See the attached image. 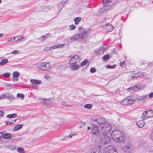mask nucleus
Masks as SVG:
<instances>
[{
	"mask_svg": "<svg viewBox=\"0 0 153 153\" xmlns=\"http://www.w3.org/2000/svg\"><path fill=\"white\" fill-rule=\"evenodd\" d=\"M17 150L19 153H25L24 149L22 147H18Z\"/></svg>",
	"mask_w": 153,
	"mask_h": 153,
	"instance_id": "33",
	"label": "nucleus"
},
{
	"mask_svg": "<svg viewBox=\"0 0 153 153\" xmlns=\"http://www.w3.org/2000/svg\"><path fill=\"white\" fill-rule=\"evenodd\" d=\"M150 152L151 153H153V147L150 150Z\"/></svg>",
	"mask_w": 153,
	"mask_h": 153,
	"instance_id": "60",
	"label": "nucleus"
},
{
	"mask_svg": "<svg viewBox=\"0 0 153 153\" xmlns=\"http://www.w3.org/2000/svg\"><path fill=\"white\" fill-rule=\"evenodd\" d=\"M4 111L2 110L0 111V116L1 117H2L4 114Z\"/></svg>",
	"mask_w": 153,
	"mask_h": 153,
	"instance_id": "53",
	"label": "nucleus"
},
{
	"mask_svg": "<svg viewBox=\"0 0 153 153\" xmlns=\"http://www.w3.org/2000/svg\"><path fill=\"white\" fill-rule=\"evenodd\" d=\"M11 134L6 133L3 134L2 137L4 139H10L11 138Z\"/></svg>",
	"mask_w": 153,
	"mask_h": 153,
	"instance_id": "22",
	"label": "nucleus"
},
{
	"mask_svg": "<svg viewBox=\"0 0 153 153\" xmlns=\"http://www.w3.org/2000/svg\"><path fill=\"white\" fill-rule=\"evenodd\" d=\"M96 69L94 67H92L91 68L90 71L91 73H94L96 71Z\"/></svg>",
	"mask_w": 153,
	"mask_h": 153,
	"instance_id": "43",
	"label": "nucleus"
},
{
	"mask_svg": "<svg viewBox=\"0 0 153 153\" xmlns=\"http://www.w3.org/2000/svg\"><path fill=\"white\" fill-rule=\"evenodd\" d=\"M16 120V119H15L14 120V122H9V121H7L6 122L5 124L6 125L11 124L13 123L14 122H15Z\"/></svg>",
	"mask_w": 153,
	"mask_h": 153,
	"instance_id": "44",
	"label": "nucleus"
},
{
	"mask_svg": "<svg viewBox=\"0 0 153 153\" xmlns=\"http://www.w3.org/2000/svg\"><path fill=\"white\" fill-rule=\"evenodd\" d=\"M10 74L9 73H6L3 74V76L4 77H8L10 76Z\"/></svg>",
	"mask_w": 153,
	"mask_h": 153,
	"instance_id": "41",
	"label": "nucleus"
},
{
	"mask_svg": "<svg viewBox=\"0 0 153 153\" xmlns=\"http://www.w3.org/2000/svg\"><path fill=\"white\" fill-rule=\"evenodd\" d=\"M19 51L17 50H15L13 51L11 53L15 54L18 53Z\"/></svg>",
	"mask_w": 153,
	"mask_h": 153,
	"instance_id": "48",
	"label": "nucleus"
},
{
	"mask_svg": "<svg viewBox=\"0 0 153 153\" xmlns=\"http://www.w3.org/2000/svg\"><path fill=\"white\" fill-rule=\"evenodd\" d=\"M145 123L143 120L138 121L137 122V126L140 128H142L145 125Z\"/></svg>",
	"mask_w": 153,
	"mask_h": 153,
	"instance_id": "23",
	"label": "nucleus"
},
{
	"mask_svg": "<svg viewBox=\"0 0 153 153\" xmlns=\"http://www.w3.org/2000/svg\"><path fill=\"white\" fill-rule=\"evenodd\" d=\"M143 76V72L139 71L136 74H135V75H134L131 76V78L134 79H137L139 78H141Z\"/></svg>",
	"mask_w": 153,
	"mask_h": 153,
	"instance_id": "13",
	"label": "nucleus"
},
{
	"mask_svg": "<svg viewBox=\"0 0 153 153\" xmlns=\"http://www.w3.org/2000/svg\"><path fill=\"white\" fill-rule=\"evenodd\" d=\"M140 88L138 86V85H135L132 87L128 88V91L131 93H134L138 90Z\"/></svg>",
	"mask_w": 153,
	"mask_h": 153,
	"instance_id": "12",
	"label": "nucleus"
},
{
	"mask_svg": "<svg viewBox=\"0 0 153 153\" xmlns=\"http://www.w3.org/2000/svg\"><path fill=\"white\" fill-rule=\"evenodd\" d=\"M112 128L111 125L108 124L105 126L101 127L100 131L103 133L102 134L109 133L110 132Z\"/></svg>",
	"mask_w": 153,
	"mask_h": 153,
	"instance_id": "7",
	"label": "nucleus"
},
{
	"mask_svg": "<svg viewBox=\"0 0 153 153\" xmlns=\"http://www.w3.org/2000/svg\"><path fill=\"white\" fill-rule=\"evenodd\" d=\"M24 38V37H22L21 36H15V41L16 43H19L22 42Z\"/></svg>",
	"mask_w": 153,
	"mask_h": 153,
	"instance_id": "19",
	"label": "nucleus"
},
{
	"mask_svg": "<svg viewBox=\"0 0 153 153\" xmlns=\"http://www.w3.org/2000/svg\"><path fill=\"white\" fill-rule=\"evenodd\" d=\"M91 153H102L100 146H96L93 148Z\"/></svg>",
	"mask_w": 153,
	"mask_h": 153,
	"instance_id": "15",
	"label": "nucleus"
},
{
	"mask_svg": "<svg viewBox=\"0 0 153 153\" xmlns=\"http://www.w3.org/2000/svg\"><path fill=\"white\" fill-rule=\"evenodd\" d=\"M149 137L150 139L153 140V132H152L150 135Z\"/></svg>",
	"mask_w": 153,
	"mask_h": 153,
	"instance_id": "50",
	"label": "nucleus"
},
{
	"mask_svg": "<svg viewBox=\"0 0 153 153\" xmlns=\"http://www.w3.org/2000/svg\"><path fill=\"white\" fill-rule=\"evenodd\" d=\"M5 87L8 89H10L14 87L13 85L9 84H6L5 85Z\"/></svg>",
	"mask_w": 153,
	"mask_h": 153,
	"instance_id": "32",
	"label": "nucleus"
},
{
	"mask_svg": "<svg viewBox=\"0 0 153 153\" xmlns=\"http://www.w3.org/2000/svg\"><path fill=\"white\" fill-rule=\"evenodd\" d=\"M76 27L73 25H70L69 27V29L70 30H73Z\"/></svg>",
	"mask_w": 153,
	"mask_h": 153,
	"instance_id": "45",
	"label": "nucleus"
},
{
	"mask_svg": "<svg viewBox=\"0 0 153 153\" xmlns=\"http://www.w3.org/2000/svg\"><path fill=\"white\" fill-rule=\"evenodd\" d=\"M126 62L125 61L123 62H121L120 63V65L122 67L125 68L126 67V65L125 64Z\"/></svg>",
	"mask_w": 153,
	"mask_h": 153,
	"instance_id": "42",
	"label": "nucleus"
},
{
	"mask_svg": "<svg viewBox=\"0 0 153 153\" xmlns=\"http://www.w3.org/2000/svg\"><path fill=\"white\" fill-rule=\"evenodd\" d=\"M112 52L113 53H116V49H114L112 50Z\"/></svg>",
	"mask_w": 153,
	"mask_h": 153,
	"instance_id": "59",
	"label": "nucleus"
},
{
	"mask_svg": "<svg viewBox=\"0 0 153 153\" xmlns=\"http://www.w3.org/2000/svg\"><path fill=\"white\" fill-rule=\"evenodd\" d=\"M105 28L106 31L108 32H111L114 29L113 26L107 23L106 25V26L105 27Z\"/></svg>",
	"mask_w": 153,
	"mask_h": 153,
	"instance_id": "17",
	"label": "nucleus"
},
{
	"mask_svg": "<svg viewBox=\"0 0 153 153\" xmlns=\"http://www.w3.org/2000/svg\"><path fill=\"white\" fill-rule=\"evenodd\" d=\"M35 65L37 68L44 71H47L51 67V65L48 62L37 63Z\"/></svg>",
	"mask_w": 153,
	"mask_h": 153,
	"instance_id": "4",
	"label": "nucleus"
},
{
	"mask_svg": "<svg viewBox=\"0 0 153 153\" xmlns=\"http://www.w3.org/2000/svg\"><path fill=\"white\" fill-rule=\"evenodd\" d=\"M80 61L79 57L77 55H76L72 57L71 59L69 62V63H79Z\"/></svg>",
	"mask_w": 153,
	"mask_h": 153,
	"instance_id": "11",
	"label": "nucleus"
},
{
	"mask_svg": "<svg viewBox=\"0 0 153 153\" xmlns=\"http://www.w3.org/2000/svg\"><path fill=\"white\" fill-rule=\"evenodd\" d=\"M13 76L14 77H18L19 75V73L18 71H15L13 74Z\"/></svg>",
	"mask_w": 153,
	"mask_h": 153,
	"instance_id": "35",
	"label": "nucleus"
},
{
	"mask_svg": "<svg viewBox=\"0 0 153 153\" xmlns=\"http://www.w3.org/2000/svg\"><path fill=\"white\" fill-rule=\"evenodd\" d=\"M42 100L45 102V103L46 104H47L48 102V100L45 98L42 99Z\"/></svg>",
	"mask_w": 153,
	"mask_h": 153,
	"instance_id": "47",
	"label": "nucleus"
},
{
	"mask_svg": "<svg viewBox=\"0 0 153 153\" xmlns=\"http://www.w3.org/2000/svg\"><path fill=\"white\" fill-rule=\"evenodd\" d=\"M14 41H15V37L11 38L10 40L7 41V43L9 44V42H11L12 43L11 44H14Z\"/></svg>",
	"mask_w": 153,
	"mask_h": 153,
	"instance_id": "39",
	"label": "nucleus"
},
{
	"mask_svg": "<svg viewBox=\"0 0 153 153\" xmlns=\"http://www.w3.org/2000/svg\"><path fill=\"white\" fill-rule=\"evenodd\" d=\"M105 153H118L115 148L113 146H108L104 150Z\"/></svg>",
	"mask_w": 153,
	"mask_h": 153,
	"instance_id": "8",
	"label": "nucleus"
},
{
	"mask_svg": "<svg viewBox=\"0 0 153 153\" xmlns=\"http://www.w3.org/2000/svg\"><path fill=\"white\" fill-rule=\"evenodd\" d=\"M3 34L2 33H0V38L2 37L3 36Z\"/></svg>",
	"mask_w": 153,
	"mask_h": 153,
	"instance_id": "63",
	"label": "nucleus"
},
{
	"mask_svg": "<svg viewBox=\"0 0 153 153\" xmlns=\"http://www.w3.org/2000/svg\"><path fill=\"white\" fill-rule=\"evenodd\" d=\"M148 97L147 95H144L141 96L139 98H138V100L139 101H141L145 99H146Z\"/></svg>",
	"mask_w": 153,
	"mask_h": 153,
	"instance_id": "29",
	"label": "nucleus"
},
{
	"mask_svg": "<svg viewBox=\"0 0 153 153\" xmlns=\"http://www.w3.org/2000/svg\"><path fill=\"white\" fill-rule=\"evenodd\" d=\"M4 98V94H2L0 96V100L2 98Z\"/></svg>",
	"mask_w": 153,
	"mask_h": 153,
	"instance_id": "58",
	"label": "nucleus"
},
{
	"mask_svg": "<svg viewBox=\"0 0 153 153\" xmlns=\"http://www.w3.org/2000/svg\"><path fill=\"white\" fill-rule=\"evenodd\" d=\"M81 20V18L80 17H77L75 18L74 21L75 24L77 25Z\"/></svg>",
	"mask_w": 153,
	"mask_h": 153,
	"instance_id": "28",
	"label": "nucleus"
},
{
	"mask_svg": "<svg viewBox=\"0 0 153 153\" xmlns=\"http://www.w3.org/2000/svg\"><path fill=\"white\" fill-rule=\"evenodd\" d=\"M88 61L87 59H85L84 61L82 62L81 63V65L82 66H83L85 65L87 63Z\"/></svg>",
	"mask_w": 153,
	"mask_h": 153,
	"instance_id": "40",
	"label": "nucleus"
},
{
	"mask_svg": "<svg viewBox=\"0 0 153 153\" xmlns=\"http://www.w3.org/2000/svg\"><path fill=\"white\" fill-rule=\"evenodd\" d=\"M111 137L114 141L119 143L124 142L126 138L125 134L119 130L113 131L111 133Z\"/></svg>",
	"mask_w": 153,
	"mask_h": 153,
	"instance_id": "1",
	"label": "nucleus"
},
{
	"mask_svg": "<svg viewBox=\"0 0 153 153\" xmlns=\"http://www.w3.org/2000/svg\"><path fill=\"white\" fill-rule=\"evenodd\" d=\"M22 127V125L21 124H18L15 126L13 128V130L14 131H16L21 128Z\"/></svg>",
	"mask_w": 153,
	"mask_h": 153,
	"instance_id": "25",
	"label": "nucleus"
},
{
	"mask_svg": "<svg viewBox=\"0 0 153 153\" xmlns=\"http://www.w3.org/2000/svg\"><path fill=\"white\" fill-rule=\"evenodd\" d=\"M153 117V110L150 109L145 111L143 113L141 117L143 120H144L147 118Z\"/></svg>",
	"mask_w": 153,
	"mask_h": 153,
	"instance_id": "5",
	"label": "nucleus"
},
{
	"mask_svg": "<svg viewBox=\"0 0 153 153\" xmlns=\"http://www.w3.org/2000/svg\"><path fill=\"white\" fill-rule=\"evenodd\" d=\"M49 36L50 34L49 33H48L46 34L45 36H41L40 38H39V39L40 40L43 41L47 39L48 37H49Z\"/></svg>",
	"mask_w": 153,
	"mask_h": 153,
	"instance_id": "26",
	"label": "nucleus"
},
{
	"mask_svg": "<svg viewBox=\"0 0 153 153\" xmlns=\"http://www.w3.org/2000/svg\"><path fill=\"white\" fill-rule=\"evenodd\" d=\"M112 67V68H114L116 67V65H114L112 66H111Z\"/></svg>",
	"mask_w": 153,
	"mask_h": 153,
	"instance_id": "61",
	"label": "nucleus"
},
{
	"mask_svg": "<svg viewBox=\"0 0 153 153\" xmlns=\"http://www.w3.org/2000/svg\"><path fill=\"white\" fill-rule=\"evenodd\" d=\"M90 30H85L82 33H79L75 35L71 38L72 40L81 41L87 38L91 33Z\"/></svg>",
	"mask_w": 153,
	"mask_h": 153,
	"instance_id": "2",
	"label": "nucleus"
},
{
	"mask_svg": "<svg viewBox=\"0 0 153 153\" xmlns=\"http://www.w3.org/2000/svg\"><path fill=\"white\" fill-rule=\"evenodd\" d=\"M4 96L5 98V99L8 100L12 99V100H14L15 99V98L13 97V96L11 94L8 93H6L4 94Z\"/></svg>",
	"mask_w": 153,
	"mask_h": 153,
	"instance_id": "14",
	"label": "nucleus"
},
{
	"mask_svg": "<svg viewBox=\"0 0 153 153\" xmlns=\"http://www.w3.org/2000/svg\"><path fill=\"white\" fill-rule=\"evenodd\" d=\"M8 60L6 59H2L0 62V65H5L8 62Z\"/></svg>",
	"mask_w": 153,
	"mask_h": 153,
	"instance_id": "27",
	"label": "nucleus"
},
{
	"mask_svg": "<svg viewBox=\"0 0 153 153\" xmlns=\"http://www.w3.org/2000/svg\"><path fill=\"white\" fill-rule=\"evenodd\" d=\"M51 50V48L50 47H48L46 48H45L44 49V51H48L50 50Z\"/></svg>",
	"mask_w": 153,
	"mask_h": 153,
	"instance_id": "46",
	"label": "nucleus"
},
{
	"mask_svg": "<svg viewBox=\"0 0 153 153\" xmlns=\"http://www.w3.org/2000/svg\"><path fill=\"white\" fill-rule=\"evenodd\" d=\"M99 138L100 142L102 145H106L110 142V137L106 134H100Z\"/></svg>",
	"mask_w": 153,
	"mask_h": 153,
	"instance_id": "3",
	"label": "nucleus"
},
{
	"mask_svg": "<svg viewBox=\"0 0 153 153\" xmlns=\"http://www.w3.org/2000/svg\"><path fill=\"white\" fill-rule=\"evenodd\" d=\"M106 68H107L111 69L112 68V67L110 65H107L106 67Z\"/></svg>",
	"mask_w": 153,
	"mask_h": 153,
	"instance_id": "57",
	"label": "nucleus"
},
{
	"mask_svg": "<svg viewBox=\"0 0 153 153\" xmlns=\"http://www.w3.org/2000/svg\"><path fill=\"white\" fill-rule=\"evenodd\" d=\"M17 116V114H16L14 113L11 114H9L7 116V117L9 118H12L16 117Z\"/></svg>",
	"mask_w": 153,
	"mask_h": 153,
	"instance_id": "31",
	"label": "nucleus"
},
{
	"mask_svg": "<svg viewBox=\"0 0 153 153\" xmlns=\"http://www.w3.org/2000/svg\"><path fill=\"white\" fill-rule=\"evenodd\" d=\"M100 131L98 126L94 124L91 125V133L93 136H97L99 135Z\"/></svg>",
	"mask_w": 153,
	"mask_h": 153,
	"instance_id": "6",
	"label": "nucleus"
},
{
	"mask_svg": "<svg viewBox=\"0 0 153 153\" xmlns=\"http://www.w3.org/2000/svg\"><path fill=\"white\" fill-rule=\"evenodd\" d=\"M49 9L48 7H45L44 8V11L47 12Z\"/></svg>",
	"mask_w": 153,
	"mask_h": 153,
	"instance_id": "49",
	"label": "nucleus"
},
{
	"mask_svg": "<svg viewBox=\"0 0 153 153\" xmlns=\"http://www.w3.org/2000/svg\"><path fill=\"white\" fill-rule=\"evenodd\" d=\"M74 135V134L73 133H70L69 134V136L71 138Z\"/></svg>",
	"mask_w": 153,
	"mask_h": 153,
	"instance_id": "56",
	"label": "nucleus"
},
{
	"mask_svg": "<svg viewBox=\"0 0 153 153\" xmlns=\"http://www.w3.org/2000/svg\"><path fill=\"white\" fill-rule=\"evenodd\" d=\"M24 95L23 94H18L17 95V97L19 98H20L21 99L23 100L24 98Z\"/></svg>",
	"mask_w": 153,
	"mask_h": 153,
	"instance_id": "38",
	"label": "nucleus"
},
{
	"mask_svg": "<svg viewBox=\"0 0 153 153\" xmlns=\"http://www.w3.org/2000/svg\"><path fill=\"white\" fill-rule=\"evenodd\" d=\"M69 64L71 66V68L73 71L76 70L79 68V66L77 64L70 63Z\"/></svg>",
	"mask_w": 153,
	"mask_h": 153,
	"instance_id": "18",
	"label": "nucleus"
},
{
	"mask_svg": "<svg viewBox=\"0 0 153 153\" xmlns=\"http://www.w3.org/2000/svg\"><path fill=\"white\" fill-rule=\"evenodd\" d=\"M149 98L153 97V92L150 93L149 95Z\"/></svg>",
	"mask_w": 153,
	"mask_h": 153,
	"instance_id": "51",
	"label": "nucleus"
},
{
	"mask_svg": "<svg viewBox=\"0 0 153 153\" xmlns=\"http://www.w3.org/2000/svg\"><path fill=\"white\" fill-rule=\"evenodd\" d=\"M30 81L31 83L34 85H39L42 83V81L41 80L31 79Z\"/></svg>",
	"mask_w": 153,
	"mask_h": 153,
	"instance_id": "20",
	"label": "nucleus"
},
{
	"mask_svg": "<svg viewBox=\"0 0 153 153\" xmlns=\"http://www.w3.org/2000/svg\"><path fill=\"white\" fill-rule=\"evenodd\" d=\"M59 102L60 103H62V105L65 106H67L69 107H71L72 106L71 105L67 104V103L65 101H63L62 100H59Z\"/></svg>",
	"mask_w": 153,
	"mask_h": 153,
	"instance_id": "30",
	"label": "nucleus"
},
{
	"mask_svg": "<svg viewBox=\"0 0 153 153\" xmlns=\"http://www.w3.org/2000/svg\"><path fill=\"white\" fill-rule=\"evenodd\" d=\"M92 121L96 122L98 124H105L106 123V120L105 119L102 117H100L97 118L93 117L92 118Z\"/></svg>",
	"mask_w": 153,
	"mask_h": 153,
	"instance_id": "10",
	"label": "nucleus"
},
{
	"mask_svg": "<svg viewBox=\"0 0 153 153\" xmlns=\"http://www.w3.org/2000/svg\"><path fill=\"white\" fill-rule=\"evenodd\" d=\"M131 146L130 145L127 144L124 146L123 147V150L126 152H129L131 150Z\"/></svg>",
	"mask_w": 153,
	"mask_h": 153,
	"instance_id": "16",
	"label": "nucleus"
},
{
	"mask_svg": "<svg viewBox=\"0 0 153 153\" xmlns=\"http://www.w3.org/2000/svg\"><path fill=\"white\" fill-rule=\"evenodd\" d=\"M102 2L103 4L107 5L108 6H111L112 5L113 2L109 0H102Z\"/></svg>",
	"mask_w": 153,
	"mask_h": 153,
	"instance_id": "21",
	"label": "nucleus"
},
{
	"mask_svg": "<svg viewBox=\"0 0 153 153\" xmlns=\"http://www.w3.org/2000/svg\"><path fill=\"white\" fill-rule=\"evenodd\" d=\"M135 100L129 98H127L123 99L121 102V103L123 105H128L134 104Z\"/></svg>",
	"mask_w": 153,
	"mask_h": 153,
	"instance_id": "9",
	"label": "nucleus"
},
{
	"mask_svg": "<svg viewBox=\"0 0 153 153\" xmlns=\"http://www.w3.org/2000/svg\"><path fill=\"white\" fill-rule=\"evenodd\" d=\"M85 70V68H83V69H82V72H84V71Z\"/></svg>",
	"mask_w": 153,
	"mask_h": 153,
	"instance_id": "64",
	"label": "nucleus"
},
{
	"mask_svg": "<svg viewBox=\"0 0 153 153\" xmlns=\"http://www.w3.org/2000/svg\"><path fill=\"white\" fill-rule=\"evenodd\" d=\"M44 77L46 79H48L50 78V76L48 74H46L45 75Z\"/></svg>",
	"mask_w": 153,
	"mask_h": 153,
	"instance_id": "52",
	"label": "nucleus"
},
{
	"mask_svg": "<svg viewBox=\"0 0 153 153\" xmlns=\"http://www.w3.org/2000/svg\"><path fill=\"white\" fill-rule=\"evenodd\" d=\"M93 106V105L91 104H86L84 105V107L85 108H87L88 109L91 108Z\"/></svg>",
	"mask_w": 153,
	"mask_h": 153,
	"instance_id": "36",
	"label": "nucleus"
},
{
	"mask_svg": "<svg viewBox=\"0 0 153 153\" xmlns=\"http://www.w3.org/2000/svg\"><path fill=\"white\" fill-rule=\"evenodd\" d=\"M38 87H39V86H37V85H36V86L33 85L32 86V87L33 88H34V89H37L38 88Z\"/></svg>",
	"mask_w": 153,
	"mask_h": 153,
	"instance_id": "55",
	"label": "nucleus"
},
{
	"mask_svg": "<svg viewBox=\"0 0 153 153\" xmlns=\"http://www.w3.org/2000/svg\"><path fill=\"white\" fill-rule=\"evenodd\" d=\"M105 51V48H102L98 50V53L99 54H101L103 53Z\"/></svg>",
	"mask_w": 153,
	"mask_h": 153,
	"instance_id": "34",
	"label": "nucleus"
},
{
	"mask_svg": "<svg viewBox=\"0 0 153 153\" xmlns=\"http://www.w3.org/2000/svg\"><path fill=\"white\" fill-rule=\"evenodd\" d=\"M3 134L1 132H0V138L2 137Z\"/></svg>",
	"mask_w": 153,
	"mask_h": 153,
	"instance_id": "62",
	"label": "nucleus"
},
{
	"mask_svg": "<svg viewBox=\"0 0 153 153\" xmlns=\"http://www.w3.org/2000/svg\"><path fill=\"white\" fill-rule=\"evenodd\" d=\"M64 45L62 44H56L54 45L51 47V50L53 49H55L57 48H61L63 47Z\"/></svg>",
	"mask_w": 153,
	"mask_h": 153,
	"instance_id": "24",
	"label": "nucleus"
},
{
	"mask_svg": "<svg viewBox=\"0 0 153 153\" xmlns=\"http://www.w3.org/2000/svg\"><path fill=\"white\" fill-rule=\"evenodd\" d=\"M152 65H153V62H149L147 66L149 67Z\"/></svg>",
	"mask_w": 153,
	"mask_h": 153,
	"instance_id": "54",
	"label": "nucleus"
},
{
	"mask_svg": "<svg viewBox=\"0 0 153 153\" xmlns=\"http://www.w3.org/2000/svg\"><path fill=\"white\" fill-rule=\"evenodd\" d=\"M110 55L108 54L102 57V59L104 60H107L109 59Z\"/></svg>",
	"mask_w": 153,
	"mask_h": 153,
	"instance_id": "37",
	"label": "nucleus"
}]
</instances>
